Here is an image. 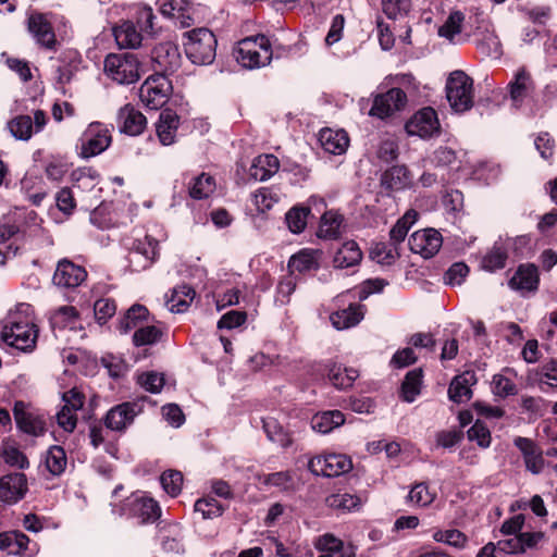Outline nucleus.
Segmentation results:
<instances>
[{
	"mask_svg": "<svg viewBox=\"0 0 557 557\" xmlns=\"http://www.w3.org/2000/svg\"><path fill=\"white\" fill-rule=\"evenodd\" d=\"M410 9L411 0H382V10L392 20L407 16Z\"/></svg>",
	"mask_w": 557,
	"mask_h": 557,
	"instance_id": "53",
	"label": "nucleus"
},
{
	"mask_svg": "<svg viewBox=\"0 0 557 557\" xmlns=\"http://www.w3.org/2000/svg\"><path fill=\"white\" fill-rule=\"evenodd\" d=\"M172 91L173 85L166 75L153 74L140 86L139 98L147 108L158 110L169 102Z\"/></svg>",
	"mask_w": 557,
	"mask_h": 557,
	"instance_id": "6",
	"label": "nucleus"
},
{
	"mask_svg": "<svg viewBox=\"0 0 557 557\" xmlns=\"http://www.w3.org/2000/svg\"><path fill=\"white\" fill-rule=\"evenodd\" d=\"M422 383V370L413 369L409 371L401 384V397L407 403H412L420 394Z\"/></svg>",
	"mask_w": 557,
	"mask_h": 557,
	"instance_id": "41",
	"label": "nucleus"
},
{
	"mask_svg": "<svg viewBox=\"0 0 557 557\" xmlns=\"http://www.w3.org/2000/svg\"><path fill=\"white\" fill-rule=\"evenodd\" d=\"M362 259V252L358 244L354 240L345 242L335 252L333 262L335 268H352Z\"/></svg>",
	"mask_w": 557,
	"mask_h": 557,
	"instance_id": "30",
	"label": "nucleus"
},
{
	"mask_svg": "<svg viewBox=\"0 0 557 557\" xmlns=\"http://www.w3.org/2000/svg\"><path fill=\"white\" fill-rule=\"evenodd\" d=\"M148 309L139 304L133 305L120 320L117 329L121 333L126 334L131 330L140 327L139 324L148 319Z\"/></svg>",
	"mask_w": 557,
	"mask_h": 557,
	"instance_id": "38",
	"label": "nucleus"
},
{
	"mask_svg": "<svg viewBox=\"0 0 557 557\" xmlns=\"http://www.w3.org/2000/svg\"><path fill=\"white\" fill-rule=\"evenodd\" d=\"M196 297L195 289L186 284L176 287V313L186 312Z\"/></svg>",
	"mask_w": 557,
	"mask_h": 557,
	"instance_id": "64",
	"label": "nucleus"
},
{
	"mask_svg": "<svg viewBox=\"0 0 557 557\" xmlns=\"http://www.w3.org/2000/svg\"><path fill=\"white\" fill-rule=\"evenodd\" d=\"M11 134L20 140H28L33 133V119L29 115H18L8 124Z\"/></svg>",
	"mask_w": 557,
	"mask_h": 557,
	"instance_id": "48",
	"label": "nucleus"
},
{
	"mask_svg": "<svg viewBox=\"0 0 557 557\" xmlns=\"http://www.w3.org/2000/svg\"><path fill=\"white\" fill-rule=\"evenodd\" d=\"M506 259V251L499 246H494L493 249L484 256L482 260V268L494 272L505 267Z\"/></svg>",
	"mask_w": 557,
	"mask_h": 557,
	"instance_id": "57",
	"label": "nucleus"
},
{
	"mask_svg": "<svg viewBox=\"0 0 557 557\" xmlns=\"http://www.w3.org/2000/svg\"><path fill=\"white\" fill-rule=\"evenodd\" d=\"M406 103L407 96L405 91L400 88H392L374 98L369 114L379 119H385L404 109Z\"/></svg>",
	"mask_w": 557,
	"mask_h": 557,
	"instance_id": "14",
	"label": "nucleus"
},
{
	"mask_svg": "<svg viewBox=\"0 0 557 557\" xmlns=\"http://www.w3.org/2000/svg\"><path fill=\"white\" fill-rule=\"evenodd\" d=\"M100 361L108 370L109 375L114 379L123 376L127 370L126 363L120 357L111 354L101 357Z\"/></svg>",
	"mask_w": 557,
	"mask_h": 557,
	"instance_id": "63",
	"label": "nucleus"
},
{
	"mask_svg": "<svg viewBox=\"0 0 557 557\" xmlns=\"http://www.w3.org/2000/svg\"><path fill=\"white\" fill-rule=\"evenodd\" d=\"M280 168L278 159L273 154H262L253 160L250 168V175L256 181H267L277 172Z\"/></svg>",
	"mask_w": 557,
	"mask_h": 557,
	"instance_id": "34",
	"label": "nucleus"
},
{
	"mask_svg": "<svg viewBox=\"0 0 557 557\" xmlns=\"http://www.w3.org/2000/svg\"><path fill=\"white\" fill-rule=\"evenodd\" d=\"M162 337L160 329L153 325L140 326L133 335L135 346H146L157 343Z\"/></svg>",
	"mask_w": 557,
	"mask_h": 557,
	"instance_id": "54",
	"label": "nucleus"
},
{
	"mask_svg": "<svg viewBox=\"0 0 557 557\" xmlns=\"http://www.w3.org/2000/svg\"><path fill=\"white\" fill-rule=\"evenodd\" d=\"M310 209L306 207L295 206L285 214V222L288 230L294 234H300L307 226Z\"/></svg>",
	"mask_w": 557,
	"mask_h": 557,
	"instance_id": "43",
	"label": "nucleus"
},
{
	"mask_svg": "<svg viewBox=\"0 0 557 557\" xmlns=\"http://www.w3.org/2000/svg\"><path fill=\"white\" fill-rule=\"evenodd\" d=\"M156 133L161 145L170 146L174 143V110L165 107L156 122Z\"/></svg>",
	"mask_w": 557,
	"mask_h": 557,
	"instance_id": "33",
	"label": "nucleus"
},
{
	"mask_svg": "<svg viewBox=\"0 0 557 557\" xmlns=\"http://www.w3.org/2000/svg\"><path fill=\"white\" fill-rule=\"evenodd\" d=\"M280 199V191L273 187H261L252 195L253 205L262 213L271 210Z\"/></svg>",
	"mask_w": 557,
	"mask_h": 557,
	"instance_id": "42",
	"label": "nucleus"
},
{
	"mask_svg": "<svg viewBox=\"0 0 557 557\" xmlns=\"http://www.w3.org/2000/svg\"><path fill=\"white\" fill-rule=\"evenodd\" d=\"M322 149L330 154L341 156L349 146V137L345 129L322 128L319 133Z\"/></svg>",
	"mask_w": 557,
	"mask_h": 557,
	"instance_id": "23",
	"label": "nucleus"
},
{
	"mask_svg": "<svg viewBox=\"0 0 557 557\" xmlns=\"http://www.w3.org/2000/svg\"><path fill=\"white\" fill-rule=\"evenodd\" d=\"M234 55L243 67L255 70L269 65L273 52L269 38L257 35L239 40L234 49Z\"/></svg>",
	"mask_w": 557,
	"mask_h": 557,
	"instance_id": "3",
	"label": "nucleus"
},
{
	"mask_svg": "<svg viewBox=\"0 0 557 557\" xmlns=\"http://www.w3.org/2000/svg\"><path fill=\"white\" fill-rule=\"evenodd\" d=\"M78 318L77 310L72 306H62L58 308L50 317L52 327H73Z\"/></svg>",
	"mask_w": 557,
	"mask_h": 557,
	"instance_id": "49",
	"label": "nucleus"
},
{
	"mask_svg": "<svg viewBox=\"0 0 557 557\" xmlns=\"http://www.w3.org/2000/svg\"><path fill=\"white\" fill-rule=\"evenodd\" d=\"M364 317V307L349 302L345 309L337 310L330 315V321L336 330H347L356 326Z\"/></svg>",
	"mask_w": 557,
	"mask_h": 557,
	"instance_id": "24",
	"label": "nucleus"
},
{
	"mask_svg": "<svg viewBox=\"0 0 557 557\" xmlns=\"http://www.w3.org/2000/svg\"><path fill=\"white\" fill-rule=\"evenodd\" d=\"M321 252L317 249H301L290 257L288 268L292 272H309L319 268Z\"/></svg>",
	"mask_w": 557,
	"mask_h": 557,
	"instance_id": "29",
	"label": "nucleus"
},
{
	"mask_svg": "<svg viewBox=\"0 0 557 557\" xmlns=\"http://www.w3.org/2000/svg\"><path fill=\"white\" fill-rule=\"evenodd\" d=\"M28 492L27 476L22 472H13L0 478V502L5 505H15Z\"/></svg>",
	"mask_w": 557,
	"mask_h": 557,
	"instance_id": "13",
	"label": "nucleus"
},
{
	"mask_svg": "<svg viewBox=\"0 0 557 557\" xmlns=\"http://www.w3.org/2000/svg\"><path fill=\"white\" fill-rule=\"evenodd\" d=\"M314 547L320 553L341 554L344 547V543L333 534L326 533L317 537Z\"/></svg>",
	"mask_w": 557,
	"mask_h": 557,
	"instance_id": "59",
	"label": "nucleus"
},
{
	"mask_svg": "<svg viewBox=\"0 0 557 557\" xmlns=\"http://www.w3.org/2000/svg\"><path fill=\"white\" fill-rule=\"evenodd\" d=\"M513 445L519 449L525 470L533 475L541 474L545 469V459L541 447L529 437L516 436Z\"/></svg>",
	"mask_w": 557,
	"mask_h": 557,
	"instance_id": "15",
	"label": "nucleus"
},
{
	"mask_svg": "<svg viewBox=\"0 0 557 557\" xmlns=\"http://www.w3.org/2000/svg\"><path fill=\"white\" fill-rule=\"evenodd\" d=\"M103 65L104 73L119 84H133L139 78V62L132 52L110 53Z\"/></svg>",
	"mask_w": 557,
	"mask_h": 557,
	"instance_id": "5",
	"label": "nucleus"
},
{
	"mask_svg": "<svg viewBox=\"0 0 557 557\" xmlns=\"http://www.w3.org/2000/svg\"><path fill=\"white\" fill-rule=\"evenodd\" d=\"M534 89V84L531 74L525 67H519L513 74L512 79L508 83V91L511 103L515 108L519 109L531 96Z\"/></svg>",
	"mask_w": 557,
	"mask_h": 557,
	"instance_id": "20",
	"label": "nucleus"
},
{
	"mask_svg": "<svg viewBox=\"0 0 557 557\" xmlns=\"http://www.w3.org/2000/svg\"><path fill=\"white\" fill-rule=\"evenodd\" d=\"M308 467L314 475L334 478L348 472L352 463L344 454H326L311 458Z\"/></svg>",
	"mask_w": 557,
	"mask_h": 557,
	"instance_id": "10",
	"label": "nucleus"
},
{
	"mask_svg": "<svg viewBox=\"0 0 557 557\" xmlns=\"http://www.w3.org/2000/svg\"><path fill=\"white\" fill-rule=\"evenodd\" d=\"M435 496V491H432L425 483H418L410 490L408 499L416 506L426 507L434 500Z\"/></svg>",
	"mask_w": 557,
	"mask_h": 557,
	"instance_id": "52",
	"label": "nucleus"
},
{
	"mask_svg": "<svg viewBox=\"0 0 557 557\" xmlns=\"http://www.w3.org/2000/svg\"><path fill=\"white\" fill-rule=\"evenodd\" d=\"M381 185L388 190L414 188L416 182L406 165H393L381 176Z\"/></svg>",
	"mask_w": 557,
	"mask_h": 557,
	"instance_id": "22",
	"label": "nucleus"
},
{
	"mask_svg": "<svg viewBox=\"0 0 557 557\" xmlns=\"http://www.w3.org/2000/svg\"><path fill=\"white\" fill-rule=\"evenodd\" d=\"M327 503L333 508L351 511L359 508L361 499L356 495L344 493L332 495L327 498Z\"/></svg>",
	"mask_w": 557,
	"mask_h": 557,
	"instance_id": "58",
	"label": "nucleus"
},
{
	"mask_svg": "<svg viewBox=\"0 0 557 557\" xmlns=\"http://www.w3.org/2000/svg\"><path fill=\"white\" fill-rule=\"evenodd\" d=\"M418 213L414 210H409L405 215L397 221L389 232L391 240L395 244L400 243L407 236L410 227L417 221Z\"/></svg>",
	"mask_w": 557,
	"mask_h": 557,
	"instance_id": "50",
	"label": "nucleus"
},
{
	"mask_svg": "<svg viewBox=\"0 0 557 557\" xmlns=\"http://www.w3.org/2000/svg\"><path fill=\"white\" fill-rule=\"evenodd\" d=\"M359 373L354 368H346L342 364L333 363L329 367L327 377L329 381L338 389H346L352 386Z\"/></svg>",
	"mask_w": 557,
	"mask_h": 557,
	"instance_id": "36",
	"label": "nucleus"
},
{
	"mask_svg": "<svg viewBox=\"0 0 557 557\" xmlns=\"http://www.w3.org/2000/svg\"><path fill=\"white\" fill-rule=\"evenodd\" d=\"M30 305L20 304L0 323V341L22 351H32L37 342L38 329L32 317Z\"/></svg>",
	"mask_w": 557,
	"mask_h": 557,
	"instance_id": "1",
	"label": "nucleus"
},
{
	"mask_svg": "<svg viewBox=\"0 0 557 557\" xmlns=\"http://www.w3.org/2000/svg\"><path fill=\"white\" fill-rule=\"evenodd\" d=\"M124 515L135 518L139 523L154 522L161 516L159 504L144 493H134L123 505Z\"/></svg>",
	"mask_w": 557,
	"mask_h": 557,
	"instance_id": "7",
	"label": "nucleus"
},
{
	"mask_svg": "<svg viewBox=\"0 0 557 557\" xmlns=\"http://www.w3.org/2000/svg\"><path fill=\"white\" fill-rule=\"evenodd\" d=\"M29 543L27 535L20 531L0 533V549H8L10 553H18L26 549Z\"/></svg>",
	"mask_w": 557,
	"mask_h": 557,
	"instance_id": "46",
	"label": "nucleus"
},
{
	"mask_svg": "<svg viewBox=\"0 0 557 557\" xmlns=\"http://www.w3.org/2000/svg\"><path fill=\"white\" fill-rule=\"evenodd\" d=\"M469 441L475 442L481 448H487L491 445L492 436L488 428L480 420L467 431Z\"/></svg>",
	"mask_w": 557,
	"mask_h": 557,
	"instance_id": "56",
	"label": "nucleus"
},
{
	"mask_svg": "<svg viewBox=\"0 0 557 557\" xmlns=\"http://www.w3.org/2000/svg\"><path fill=\"white\" fill-rule=\"evenodd\" d=\"M86 276L87 272L83 267L63 259L59 261L52 281L58 287L74 288L79 286L86 280Z\"/></svg>",
	"mask_w": 557,
	"mask_h": 557,
	"instance_id": "18",
	"label": "nucleus"
},
{
	"mask_svg": "<svg viewBox=\"0 0 557 557\" xmlns=\"http://www.w3.org/2000/svg\"><path fill=\"white\" fill-rule=\"evenodd\" d=\"M344 227V216L336 210L325 211L320 220L318 236L324 239H335L341 236Z\"/></svg>",
	"mask_w": 557,
	"mask_h": 557,
	"instance_id": "28",
	"label": "nucleus"
},
{
	"mask_svg": "<svg viewBox=\"0 0 557 557\" xmlns=\"http://www.w3.org/2000/svg\"><path fill=\"white\" fill-rule=\"evenodd\" d=\"M46 468L52 475L62 474L67 465L66 454L59 445L51 446L46 454Z\"/></svg>",
	"mask_w": 557,
	"mask_h": 557,
	"instance_id": "40",
	"label": "nucleus"
},
{
	"mask_svg": "<svg viewBox=\"0 0 557 557\" xmlns=\"http://www.w3.org/2000/svg\"><path fill=\"white\" fill-rule=\"evenodd\" d=\"M262 426L269 441L277 444L283 448H287L292 444V438L285 432L283 426L274 418H267L262 420Z\"/></svg>",
	"mask_w": 557,
	"mask_h": 557,
	"instance_id": "39",
	"label": "nucleus"
},
{
	"mask_svg": "<svg viewBox=\"0 0 557 557\" xmlns=\"http://www.w3.org/2000/svg\"><path fill=\"white\" fill-rule=\"evenodd\" d=\"M128 263L133 271L149 268L158 256V242L149 235L135 238L128 247Z\"/></svg>",
	"mask_w": 557,
	"mask_h": 557,
	"instance_id": "8",
	"label": "nucleus"
},
{
	"mask_svg": "<svg viewBox=\"0 0 557 557\" xmlns=\"http://www.w3.org/2000/svg\"><path fill=\"white\" fill-rule=\"evenodd\" d=\"M139 412L140 407L136 403L119 404L107 412L104 425L111 431L122 432L133 423Z\"/></svg>",
	"mask_w": 557,
	"mask_h": 557,
	"instance_id": "17",
	"label": "nucleus"
},
{
	"mask_svg": "<svg viewBox=\"0 0 557 557\" xmlns=\"http://www.w3.org/2000/svg\"><path fill=\"white\" fill-rule=\"evenodd\" d=\"M463 21L465 15L460 11L451 12L445 23L440 26L438 35L453 41L455 36L460 34Z\"/></svg>",
	"mask_w": 557,
	"mask_h": 557,
	"instance_id": "51",
	"label": "nucleus"
},
{
	"mask_svg": "<svg viewBox=\"0 0 557 557\" xmlns=\"http://www.w3.org/2000/svg\"><path fill=\"white\" fill-rule=\"evenodd\" d=\"M262 483L267 486H274L281 491H289L295 486V481L289 471H280L263 476Z\"/></svg>",
	"mask_w": 557,
	"mask_h": 557,
	"instance_id": "55",
	"label": "nucleus"
},
{
	"mask_svg": "<svg viewBox=\"0 0 557 557\" xmlns=\"http://www.w3.org/2000/svg\"><path fill=\"white\" fill-rule=\"evenodd\" d=\"M344 423L345 416L339 410L318 412L311 419V428L321 434H327Z\"/></svg>",
	"mask_w": 557,
	"mask_h": 557,
	"instance_id": "31",
	"label": "nucleus"
},
{
	"mask_svg": "<svg viewBox=\"0 0 557 557\" xmlns=\"http://www.w3.org/2000/svg\"><path fill=\"white\" fill-rule=\"evenodd\" d=\"M111 141V133L107 126L98 122L91 123L84 133L81 154L84 158L100 154Z\"/></svg>",
	"mask_w": 557,
	"mask_h": 557,
	"instance_id": "12",
	"label": "nucleus"
},
{
	"mask_svg": "<svg viewBox=\"0 0 557 557\" xmlns=\"http://www.w3.org/2000/svg\"><path fill=\"white\" fill-rule=\"evenodd\" d=\"M446 98L456 113H463L473 106V81L462 71H454L446 82Z\"/></svg>",
	"mask_w": 557,
	"mask_h": 557,
	"instance_id": "4",
	"label": "nucleus"
},
{
	"mask_svg": "<svg viewBox=\"0 0 557 557\" xmlns=\"http://www.w3.org/2000/svg\"><path fill=\"white\" fill-rule=\"evenodd\" d=\"M113 35L121 48L135 49L141 44V34L136 29L133 22L126 21L114 27Z\"/></svg>",
	"mask_w": 557,
	"mask_h": 557,
	"instance_id": "32",
	"label": "nucleus"
},
{
	"mask_svg": "<svg viewBox=\"0 0 557 557\" xmlns=\"http://www.w3.org/2000/svg\"><path fill=\"white\" fill-rule=\"evenodd\" d=\"M138 384L150 393H159L164 385V376L158 372H145L138 376Z\"/></svg>",
	"mask_w": 557,
	"mask_h": 557,
	"instance_id": "62",
	"label": "nucleus"
},
{
	"mask_svg": "<svg viewBox=\"0 0 557 557\" xmlns=\"http://www.w3.org/2000/svg\"><path fill=\"white\" fill-rule=\"evenodd\" d=\"M194 508L195 511L200 513L203 519L221 517L225 511V507L210 495L197 499Z\"/></svg>",
	"mask_w": 557,
	"mask_h": 557,
	"instance_id": "44",
	"label": "nucleus"
},
{
	"mask_svg": "<svg viewBox=\"0 0 557 557\" xmlns=\"http://www.w3.org/2000/svg\"><path fill=\"white\" fill-rule=\"evenodd\" d=\"M512 289L524 292H534L539 286V271L534 264L520 265L509 281Z\"/></svg>",
	"mask_w": 557,
	"mask_h": 557,
	"instance_id": "25",
	"label": "nucleus"
},
{
	"mask_svg": "<svg viewBox=\"0 0 557 557\" xmlns=\"http://www.w3.org/2000/svg\"><path fill=\"white\" fill-rule=\"evenodd\" d=\"M537 375L539 387L542 392L557 391V359H550L542 364Z\"/></svg>",
	"mask_w": 557,
	"mask_h": 557,
	"instance_id": "45",
	"label": "nucleus"
},
{
	"mask_svg": "<svg viewBox=\"0 0 557 557\" xmlns=\"http://www.w3.org/2000/svg\"><path fill=\"white\" fill-rule=\"evenodd\" d=\"M405 129L409 136L422 139L438 135L441 125L436 111L430 107L422 108L407 121Z\"/></svg>",
	"mask_w": 557,
	"mask_h": 557,
	"instance_id": "9",
	"label": "nucleus"
},
{
	"mask_svg": "<svg viewBox=\"0 0 557 557\" xmlns=\"http://www.w3.org/2000/svg\"><path fill=\"white\" fill-rule=\"evenodd\" d=\"M476 382L475 373L466 371L454 377L448 388L449 399L454 403H465L472 396L471 386Z\"/></svg>",
	"mask_w": 557,
	"mask_h": 557,
	"instance_id": "26",
	"label": "nucleus"
},
{
	"mask_svg": "<svg viewBox=\"0 0 557 557\" xmlns=\"http://www.w3.org/2000/svg\"><path fill=\"white\" fill-rule=\"evenodd\" d=\"M442 235L434 228L414 232L408 240L410 250L423 258L433 257L442 247Z\"/></svg>",
	"mask_w": 557,
	"mask_h": 557,
	"instance_id": "16",
	"label": "nucleus"
},
{
	"mask_svg": "<svg viewBox=\"0 0 557 557\" xmlns=\"http://www.w3.org/2000/svg\"><path fill=\"white\" fill-rule=\"evenodd\" d=\"M432 537L437 543H444L455 548H463L468 542L467 535L457 529L435 530Z\"/></svg>",
	"mask_w": 557,
	"mask_h": 557,
	"instance_id": "47",
	"label": "nucleus"
},
{
	"mask_svg": "<svg viewBox=\"0 0 557 557\" xmlns=\"http://www.w3.org/2000/svg\"><path fill=\"white\" fill-rule=\"evenodd\" d=\"M27 27L38 45L46 49L54 48L57 44L55 34L46 15L41 13L30 14L27 21Z\"/></svg>",
	"mask_w": 557,
	"mask_h": 557,
	"instance_id": "21",
	"label": "nucleus"
},
{
	"mask_svg": "<svg viewBox=\"0 0 557 557\" xmlns=\"http://www.w3.org/2000/svg\"><path fill=\"white\" fill-rule=\"evenodd\" d=\"M469 273V268L463 262H456L449 267L444 274V283L449 286H459L462 284Z\"/></svg>",
	"mask_w": 557,
	"mask_h": 557,
	"instance_id": "61",
	"label": "nucleus"
},
{
	"mask_svg": "<svg viewBox=\"0 0 557 557\" xmlns=\"http://www.w3.org/2000/svg\"><path fill=\"white\" fill-rule=\"evenodd\" d=\"M516 373L512 369H505L502 373L495 374L492 380V392L495 396L506 398L518 393L513 381Z\"/></svg>",
	"mask_w": 557,
	"mask_h": 557,
	"instance_id": "35",
	"label": "nucleus"
},
{
	"mask_svg": "<svg viewBox=\"0 0 557 557\" xmlns=\"http://www.w3.org/2000/svg\"><path fill=\"white\" fill-rule=\"evenodd\" d=\"M116 125L121 133L137 136L145 131L147 119L133 104L126 103L117 111Z\"/></svg>",
	"mask_w": 557,
	"mask_h": 557,
	"instance_id": "19",
	"label": "nucleus"
},
{
	"mask_svg": "<svg viewBox=\"0 0 557 557\" xmlns=\"http://www.w3.org/2000/svg\"><path fill=\"white\" fill-rule=\"evenodd\" d=\"M216 190V181L214 176L208 173H201L196 176L190 186H189V195L194 199H208L211 197Z\"/></svg>",
	"mask_w": 557,
	"mask_h": 557,
	"instance_id": "37",
	"label": "nucleus"
},
{
	"mask_svg": "<svg viewBox=\"0 0 557 557\" xmlns=\"http://www.w3.org/2000/svg\"><path fill=\"white\" fill-rule=\"evenodd\" d=\"M182 44L187 59L193 64L207 65L215 59L216 39L208 28L199 27L185 32Z\"/></svg>",
	"mask_w": 557,
	"mask_h": 557,
	"instance_id": "2",
	"label": "nucleus"
},
{
	"mask_svg": "<svg viewBox=\"0 0 557 557\" xmlns=\"http://www.w3.org/2000/svg\"><path fill=\"white\" fill-rule=\"evenodd\" d=\"M13 416L16 426L20 431L38 437L45 434L47 423L44 414L29 409L23 401H15L13 407Z\"/></svg>",
	"mask_w": 557,
	"mask_h": 557,
	"instance_id": "11",
	"label": "nucleus"
},
{
	"mask_svg": "<svg viewBox=\"0 0 557 557\" xmlns=\"http://www.w3.org/2000/svg\"><path fill=\"white\" fill-rule=\"evenodd\" d=\"M387 283L382 278H370L364 281L359 287L346 290L335 298L337 305L344 304L346 299L366 300L370 295L381 293Z\"/></svg>",
	"mask_w": 557,
	"mask_h": 557,
	"instance_id": "27",
	"label": "nucleus"
},
{
	"mask_svg": "<svg viewBox=\"0 0 557 557\" xmlns=\"http://www.w3.org/2000/svg\"><path fill=\"white\" fill-rule=\"evenodd\" d=\"M116 305L111 298H100L94 305L96 320L103 324L115 314Z\"/></svg>",
	"mask_w": 557,
	"mask_h": 557,
	"instance_id": "60",
	"label": "nucleus"
}]
</instances>
